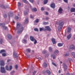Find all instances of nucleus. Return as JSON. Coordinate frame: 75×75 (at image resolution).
<instances>
[{
	"label": "nucleus",
	"instance_id": "1",
	"mask_svg": "<svg viewBox=\"0 0 75 75\" xmlns=\"http://www.w3.org/2000/svg\"><path fill=\"white\" fill-rule=\"evenodd\" d=\"M21 24L17 23V28H19L20 27V28L19 29L18 31L17 32V33L18 34H19L20 33H21L22 31L24 30V28L23 27V26H21Z\"/></svg>",
	"mask_w": 75,
	"mask_h": 75
},
{
	"label": "nucleus",
	"instance_id": "2",
	"mask_svg": "<svg viewBox=\"0 0 75 75\" xmlns=\"http://www.w3.org/2000/svg\"><path fill=\"white\" fill-rule=\"evenodd\" d=\"M30 39L32 41H34V44H37V41L33 37L30 36Z\"/></svg>",
	"mask_w": 75,
	"mask_h": 75
},
{
	"label": "nucleus",
	"instance_id": "3",
	"mask_svg": "<svg viewBox=\"0 0 75 75\" xmlns=\"http://www.w3.org/2000/svg\"><path fill=\"white\" fill-rule=\"evenodd\" d=\"M1 73H6V71L5 70L4 67H1Z\"/></svg>",
	"mask_w": 75,
	"mask_h": 75
},
{
	"label": "nucleus",
	"instance_id": "4",
	"mask_svg": "<svg viewBox=\"0 0 75 75\" xmlns=\"http://www.w3.org/2000/svg\"><path fill=\"white\" fill-rule=\"evenodd\" d=\"M59 26H58V28L59 29H62V28L63 27V25H64V22H62L60 23L59 24Z\"/></svg>",
	"mask_w": 75,
	"mask_h": 75
},
{
	"label": "nucleus",
	"instance_id": "5",
	"mask_svg": "<svg viewBox=\"0 0 75 75\" xmlns=\"http://www.w3.org/2000/svg\"><path fill=\"white\" fill-rule=\"evenodd\" d=\"M0 25L1 26V27L3 28L4 29V30H6V29H7V27L4 26V25H5V24H4V23H0Z\"/></svg>",
	"mask_w": 75,
	"mask_h": 75
},
{
	"label": "nucleus",
	"instance_id": "6",
	"mask_svg": "<svg viewBox=\"0 0 75 75\" xmlns=\"http://www.w3.org/2000/svg\"><path fill=\"white\" fill-rule=\"evenodd\" d=\"M51 7L52 8H55V4L53 2L50 5Z\"/></svg>",
	"mask_w": 75,
	"mask_h": 75
},
{
	"label": "nucleus",
	"instance_id": "7",
	"mask_svg": "<svg viewBox=\"0 0 75 75\" xmlns=\"http://www.w3.org/2000/svg\"><path fill=\"white\" fill-rule=\"evenodd\" d=\"M45 28L46 30L47 31H51V29L49 26H45Z\"/></svg>",
	"mask_w": 75,
	"mask_h": 75
},
{
	"label": "nucleus",
	"instance_id": "8",
	"mask_svg": "<svg viewBox=\"0 0 75 75\" xmlns=\"http://www.w3.org/2000/svg\"><path fill=\"white\" fill-rule=\"evenodd\" d=\"M1 66H4L5 64H4V62L3 60H1L0 61V64Z\"/></svg>",
	"mask_w": 75,
	"mask_h": 75
},
{
	"label": "nucleus",
	"instance_id": "9",
	"mask_svg": "<svg viewBox=\"0 0 75 75\" xmlns=\"http://www.w3.org/2000/svg\"><path fill=\"white\" fill-rule=\"evenodd\" d=\"M52 41L53 44H55L56 42H55V39L54 38H52L51 39Z\"/></svg>",
	"mask_w": 75,
	"mask_h": 75
},
{
	"label": "nucleus",
	"instance_id": "10",
	"mask_svg": "<svg viewBox=\"0 0 75 75\" xmlns=\"http://www.w3.org/2000/svg\"><path fill=\"white\" fill-rule=\"evenodd\" d=\"M58 12L60 14H61L62 13V9L60 8L58 10Z\"/></svg>",
	"mask_w": 75,
	"mask_h": 75
},
{
	"label": "nucleus",
	"instance_id": "11",
	"mask_svg": "<svg viewBox=\"0 0 75 75\" xmlns=\"http://www.w3.org/2000/svg\"><path fill=\"white\" fill-rule=\"evenodd\" d=\"M63 66L64 68V71L67 70V67L66 64H63Z\"/></svg>",
	"mask_w": 75,
	"mask_h": 75
},
{
	"label": "nucleus",
	"instance_id": "12",
	"mask_svg": "<svg viewBox=\"0 0 75 75\" xmlns=\"http://www.w3.org/2000/svg\"><path fill=\"white\" fill-rule=\"evenodd\" d=\"M70 49H72V50H74L75 49V46L72 45L70 47Z\"/></svg>",
	"mask_w": 75,
	"mask_h": 75
},
{
	"label": "nucleus",
	"instance_id": "13",
	"mask_svg": "<svg viewBox=\"0 0 75 75\" xmlns=\"http://www.w3.org/2000/svg\"><path fill=\"white\" fill-rule=\"evenodd\" d=\"M51 56L52 57L53 59H55L56 58V56L54 54H51Z\"/></svg>",
	"mask_w": 75,
	"mask_h": 75
},
{
	"label": "nucleus",
	"instance_id": "14",
	"mask_svg": "<svg viewBox=\"0 0 75 75\" xmlns=\"http://www.w3.org/2000/svg\"><path fill=\"white\" fill-rule=\"evenodd\" d=\"M25 3H26V4H29L30 6H31V5H30V4L28 3V1H27V0H22Z\"/></svg>",
	"mask_w": 75,
	"mask_h": 75
},
{
	"label": "nucleus",
	"instance_id": "15",
	"mask_svg": "<svg viewBox=\"0 0 75 75\" xmlns=\"http://www.w3.org/2000/svg\"><path fill=\"white\" fill-rule=\"evenodd\" d=\"M17 54L16 52L13 53V55L15 57V58L17 59L18 58V56H17Z\"/></svg>",
	"mask_w": 75,
	"mask_h": 75
},
{
	"label": "nucleus",
	"instance_id": "16",
	"mask_svg": "<svg viewBox=\"0 0 75 75\" xmlns=\"http://www.w3.org/2000/svg\"><path fill=\"white\" fill-rule=\"evenodd\" d=\"M72 36V35L71 34H70L67 36V38L68 40L70 39Z\"/></svg>",
	"mask_w": 75,
	"mask_h": 75
},
{
	"label": "nucleus",
	"instance_id": "17",
	"mask_svg": "<svg viewBox=\"0 0 75 75\" xmlns=\"http://www.w3.org/2000/svg\"><path fill=\"white\" fill-rule=\"evenodd\" d=\"M71 12H75V8H72L71 9Z\"/></svg>",
	"mask_w": 75,
	"mask_h": 75
},
{
	"label": "nucleus",
	"instance_id": "18",
	"mask_svg": "<svg viewBox=\"0 0 75 75\" xmlns=\"http://www.w3.org/2000/svg\"><path fill=\"white\" fill-rule=\"evenodd\" d=\"M25 22L26 23H27L28 22V17H26Z\"/></svg>",
	"mask_w": 75,
	"mask_h": 75
},
{
	"label": "nucleus",
	"instance_id": "19",
	"mask_svg": "<svg viewBox=\"0 0 75 75\" xmlns=\"http://www.w3.org/2000/svg\"><path fill=\"white\" fill-rule=\"evenodd\" d=\"M71 31V28L69 27H68L67 31V33H69V32H70Z\"/></svg>",
	"mask_w": 75,
	"mask_h": 75
},
{
	"label": "nucleus",
	"instance_id": "20",
	"mask_svg": "<svg viewBox=\"0 0 75 75\" xmlns=\"http://www.w3.org/2000/svg\"><path fill=\"white\" fill-rule=\"evenodd\" d=\"M45 31V29L44 28H40V31Z\"/></svg>",
	"mask_w": 75,
	"mask_h": 75
},
{
	"label": "nucleus",
	"instance_id": "21",
	"mask_svg": "<svg viewBox=\"0 0 75 75\" xmlns=\"http://www.w3.org/2000/svg\"><path fill=\"white\" fill-rule=\"evenodd\" d=\"M6 52V50H2L0 51V54H1V53H3V52Z\"/></svg>",
	"mask_w": 75,
	"mask_h": 75
},
{
	"label": "nucleus",
	"instance_id": "22",
	"mask_svg": "<svg viewBox=\"0 0 75 75\" xmlns=\"http://www.w3.org/2000/svg\"><path fill=\"white\" fill-rule=\"evenodd\" d=\"M49 51L50 52H52L53 51V50H52V48L51 47H49Z\"/></svg>",
	"mask_w": 75,
	"mask_h": 75
},
{
	"label": "nucleus",
	"instance_id": "23",
	"mask_svg": "<svg viewBox=\"0 0 75 75\" xmlns=\"http://www.w3.org/2000/svg\"><path fill=\"white\" fill-rule=\"evenodd\" d=\"M46 72L47 74H48L49 75H50V74H51V72L48 70L46 71Z\"/></svg>",
	"mask_w": 75,
	"mask_h": 75
},
{
	"label": "nucleus",
	"instance_id": "24",
	"mask_svg": "<svg viewBox=\"0 0 75 75\" xmlns=\"http://www.w3.org/2000/svg\"><path fill=\"white\" fill-rule=\"evenodd\" d=\"M47 67V64L45 63L43 64V67L44 68H46Z\"/></svg>",
	"mask_w": 75,
	"mask_h": 75
},
{
	"label": "nucleus",
	"instance_id": "25",
	"mask_svg": "<svg viewBox=\"0 0 75 75\" xmlns=\"http://www.w3.org/2000/svg\"><path fill=\"white\" fill-rule=\"evenodd\" d=\"M71 55H72L73 57H74L75 58V52H73L71 53Z\"/></svg>",
	"mask_w": 75,
	"mask_h": 75
},
{
	"label": "nucleus",
	"instance_id": "26",
	"mask_svg": "<svg viewBox=\"0 0 75 75\" xmlns=\"http://www.w3.org/2000/svg\"><path fill=\"white\" fill-rule=\"evenodd\" d=\"M58 45L59 47H62L63 45V44L61 43H59L58 44Z\"/></svg>",
	"mask_w": 75,
	"mask_h": 75
},
{
	"label": "nucleus",
	"instance_id": "27",
	"mask_svg": "<svg viewBox=\"0 0 75 75\" xmlns=\"http://www.w3.org/2000/svg\"><path fill=\"white\" fill-rule=\"evenodd\" d=\"M23 42H24V43H27V40L25 39H23L22 40Z\"/></svg>",
	"mask_w": 75,
	"mask_h": 75
},
{
	"label": "nucleus",
	"instance_id": "28",
	"mask_svg": "<svg viewBox=\"0 0 75 75\" xmlns=\"http://www.w3.org/2000/svg\"><path fill=\"white\" fill-rule=\"evenodd\" d=\"M48 3V0H45L44 1V4H46Z\"/></svg>",
	"mask_w": 75,
	"mask_h": 75
},
{
	"label": "nucleus",
	"instance_id": "29",
	"mask_svg": "<svg viewBox=\"0 0 75 75\" xmlns=\"http://www.w3.org/2000/svg\"><path fill=\"white\" fill-rule=\"evenodd\" d=\"M26 51H27L29 53L31 52V50L30 49H27Z\"/></svg>",
	"mask_w": 75,
	"mask_h": 75
},
{
	"label": "nucleus",
	"instance_id": "30",
	"mask_svg": "<svg viewBox=\"0 0 75 75\" xmlns=\"http://www.w3.org/2000/svg\"><path fill=\"white\" fill-rule=\"evenodd\" d=\"M32 10L33 11H37V10L36 8H34L32 9Z\"/></svg>",
	"mask_w": 75,
	"mask_h": 75
},
{
	"label": "nucleus",
	"instance_id": "31",
	"mask_svg": "<svg viewBox=\"0 0 75 75\" xmlns=\"http://www.w3.org/2000/svg\"><path fill=\"white\" fill-rule=\"evenodd\" d=\"M8 39H9V40H11V35H9L8 36Z\"/></svg>",
	"mask_w": 75,
	"mask_h": 75
},
{
	"label": "nucleus",
	"instance_id": "32",
	"mask_svg": "<svg viewBox=\"0 0 75 75\" xmlns=\"http://www.w3.org/2000/svg\"><path fill=\"white\" fill-rule=\"evenodd\" d=\"M58 52H59V51L58 50H56L54 52V54H57V53H58Z\"/></svg>",
	"mask_w": 75,
	"mask_h": 75
},
{
	"label": "nucleus",
	"instance_id": "33",
	"mask_svg": "<svg viewBox=\"0 0 75 75\" xmlns=\"http://www.w3.org/2000/svg\"><path fill=\"white\" fill-rule=\"evenodd\" d=\"M47 24H48V22H44L43 23V25H47Z\"/></svg>",
	"mask_w": 75,
	"mask_h": 75
},
{
	"label": "nucleus",
	"instance_id": "34",
	"mask_svg": "<svg viewBox=\"0 0 75 75\" xmlns=\"http://www.w3.org/2000/svg\"><path fill=\"white\" fill-rule=\"evenodd\" d=\"M6 69L7 71L9 70V69H8V67L7 65L6 66Z\"/></svg>",
	"mask_w": 75,
	"mask_h": 75
},
{
	"label": "nucleus",
	"instance_id": "35",
	"mask_svg": "<svg viewBox=\"0 0 75 75\" xmlns=\"http://www.w3.org/2000/svg\"><path fill=\"white\" fill-rule=\"evenodd\" d=\"M69 55V52H67L65 54V56H68Z\"/></svg>",
	"mask_w": 75,
	"mask_h": 75
},
{
	"label": "nucleus",
	"instance_id": "36",
	"mask_svg": "<svg viewBox=\"0 0 75 75\" xmlns=\"http://www.w3.org/2000/svg\"><path fill=\"white\" fill-rule=\"evenodd\" d=\"M34 30L35 31H37V32H38V29L37 28H35L34 29Z\"/></svg>",
	"mask_w": 75,
	"mask_h": 75
},
{
	"label": "nucleus",
	"instance_id": "37",
	"mask_svg": "<svg viewBox=\"0 0 75 75\" xmlns=\"http://www.w3.org/2000/svg\"><path fill=\"white\" fill-rule=\"evenodd\" d=\"M35 21L36 23H38V22H39V20H38V19H37Z\"/></svg>",
	"mask_w": 75,
	"mask_h": 75
},
{
	"label": "nucleus",
	"instance_id": "38",
	"mask_svg": "<svg viewBox=\"0 0 75 75\" xmlns=\"http://www.w3.org/2000/svg\"><path fill=\"white\" fill-rule=\"evenodd\" d=\"M21 3H20L19 2H18V7H20V6H21Z\"/></svg>",
	"mask_w": 75,
	"mask_h": 75
},
{
	"label": "nucleus",
	"instance_id": "39",
	"mask_svg": "<svg viewBox=\"0 0 75 75\" xmlns=\"http://www.w3.org/2000/svg\"><path fill=\"white\" fill-rule=\"evenodd\" d=\"M2 55L3 57H6V54L5 53H3L2 54Z\"/></svg>",
	"mask_w": 75,
	"mask_h": 75
},
{
	"label": "nucleus",
	"instance_id": "40",
	"mask_svg": "<svg viewBox=\"0 0 75 75\" xmlns=\"http://www.w3.org/2000/svg\"><path fill=\"white\" fill-rule=\"evenodd\" d=\"M3 42V39H1L0 40V44H1Z\"/></svg>",
	"mask_w": 75,
	"mask_h": 75
},
{
	"label": "nucleus",
	"instance_id": "41",
	"mask_svg": "<svg viewBox=\"0 0 75 75\" xmlns=\"http://www.w3.org/2000/svg\"><path fill=\"white\" fill-rule=\"evenodd\" d=\"M52 65H54V66H55V67L57 66V65L56 64H55V63L53 62H52Z\"/></svg>",
	"mask_w": 75,
	"mask_h": 75
},
{
	"label": "nucleus",
	"instance_id": "42",
	"mask_svg": "<svg viewBox=\"0 0 75 75\" xmlns=\"http://www.w3.org/2000/svg\"><path fill=\"white\" fill-rule=\"evenodd\" d=\"M46 52H47V51L46 50H45V51H43L42 52V54H45V53H46Z\"/></svg>",
	"mask_w": 75,
	"mask_h": 75
},
{
	"label": "nucleus",
	"instance_id": "43",
	"mask_svg": "<svg viewBox=\"0 0 75 75\" xmlns=\"http://www.w3.org/2000/svg\"><path fill=\"white\" fill-rule=\"evenodd\" d=\"M9 68H10V70H11V69H12V68H13V67L11 65L10 66H9Z\"/></svg>",
	"mask_w": 75,
	"mask_h": 75
},
{
	"label": "nucleus",
	"instance_id": "44",
	"mask_svg": "<svg viewBox=\"0 0 75 75\" xmlns=\"http://www.w3.org/2000/svg\"><path fill=\"white\" fill-rule=\"evenodd\" d=\"M15 68H16V69H17V68H18V65H17V64L15 65Z\"/></svg>",
	"mask_w": 75,
	"mask_h": 75
},
{
	"label": "nucleus",
	"instance_id": "45",
	"mask_svg": "<svg viewBox=\"0 0 75 75\" xmlns=\"http://www.w3.org/2000/svg\"><path fill=\"white\" fill-rule=\"evenodd\" d=\"M8 15V17H9V18H10V16H11V13H9Z\"/></svg>",
	"mask_w": 75,
	"mask_h": 75
},
{
	"label": "nucleus",
	"instance_id": "46",
	"mask_svg": "<svg viewBox=\"0 0 75 75\" xmlns=\"http://www.w3.org/2000/svg\"><path fill=\"white\" fill-rule=\"evenodd\" d=\"M36 73H37V71H35L33 73V75H35V74H36Z\"/></svg>",
	"mask_w": 75,
	"mask_h": 75
},
{
	"label": "nucleus",
	"instance_id": "47",
	"mask_svg": "<svg viewBox=\"0 0 75 75\" xmlns=\"http://www.w3.org/2000/svg\"><path fill=\"white\" fill-rule=\"evenodd\" d=\"M16 20H18V16H16L15 17Z\"/></svg>",
	"mask_w": 75,
	"mask_h": 75
},
{
	"label": "nucleus",
	"instance_id": "48",
	"mask_svg": "<svg viewBox=\"0 0 75 75\" xmlns=\"http://www.w3.org/2000/svg\"><path fill=\"white\" fill-rule=\"evenodd\" d=\"M24 13L25 15H26V14H28V13H27V12H26L25 11Z\"/></svg>",
	"mask_w": 75,
	"mask_h": 75
},
{
	"label": "nucleus",
	"instance_id": "49",
	"mask_svg": "<svg viewBox=\"0 0 75 75\" xmlns=\"http://www.w3.org/2000/svg\"><path fill=\"white\" fill-rule=\"evenodd\" d=\"M30 17L31 18H34V17L33 16V15H30Z\"/></svg>",
	"mask_w": 75,
	"mask_h": 75
},
{
	"label": "nucleus",
	"instance_id": "50",
	"mask_svg": "<svg viewBox=\"0 0 75 75\" xmlns=\"http://www.w3.org/2000/svg\"><path fill=\"white\" fill-rule=\"evenodd\" d=\"M29 0L31 3H33L34 1V0Z\"/></svg>",
	"mask_w": 75,
	"mask_h": 75
},
{
	"label": "nucleus",
	"instance_id": "51",
	"mask_svg": "<svg viewBox=\"0 0 75 75\" xmlns=\"http://www.w3.org/2000/svg\"><path fill=\"white\" fill-rule=\"evenodd\" d=\"M41 10L42 11H43V10H44V8L43 7L41 8Z\"/></svg>",
	"mask_w": 75,
	"mask_h": 75
},
{
	"label": "nucleus",
	"instance_id": "52",
	"mask_svg": "<svg viewBox=\"0 0 75 75\" xmlns=\"http://www.w3.org/2000/svg\"><path fill=\"white\" fill-rule=\"evenodd\" d=\"M7 15L6 14H5L4 16V18H6V17H7Z\"/></svg>",
	"mask_w": 75,
	"mask_h": 75
},
{
	"label": "nucleus",
	"instance_id": "53",
	"mask_svg": "<svg viewBox=\"0 0 75 75\" xmlns=\"http://www.w3.org/2000/svg\"><path fill=\"white\" fill-rule=\"evenodd\" d=\"M64 1L65 2V3H67V2H68L67 0H64Z\"/></svg>",
	"mask_w": 75,
	"mask_h": 75
},
{
	"label": "nucleus",
	"instance_id": "54",
	"mask_svg": "<svg viewBox=\"0 0 75 75\" xmlns=\"http://www.w3.org/2000/svg\"><path fill=\"white\" fill-rule=\"evenodd\" d=\"M45 19L47 20H49V18L48 17H46Z\"/></svg>",
	"mask_w": 75,
	"mask_h": 75
},
{
	"label": "nucleus",
	"instance_id": "55",
	"mask_svg": "<svg viewBox=\"0 0 75 75\" xmlns=\"http://www.w3.org/2000/svg\"><path fill=\"white\" fill-rule=\"evenodd\" d=\"M49 54H47L45 56V57H48V56H49Z\"/></svg>",
	"mask_w": 75,
	"mask_h": 75
},
{
	"label": "nucleus",
	"instance_id": "56",
	"mask_svg": "<svg viewBox=\"0 0 75 75\" xmlns=\"http://www.w3.org/2000/svg\"><path fill=\"white\" fill-rule=\"evenodd\" d=\"M11 61V60L10 59H8L7 61V62H10V61Z\"/></svg>",
	"mask_w": 75,
	"mask_h": 75
},
{
	"label": "nucleus",
	"instance_id": "57",
	"mask_svg": "<svg viewBox=\"0 0 75 75\" xmlns=\"http://www.w3.org/2000/svg\"><path fill=\"white\" fill-rule=\"evenodd\" d=\"M45 13H46V14L47 15H48L49 14H48V12H46Z\"/></svg>",
	"mask_w": 75,
	"mask_h": 75
},
{
	"label": "nucleus",
	"instance_id": "58",
	"mask_svg": "<svg viewBox=\"0 0 75 75\" xmlns=\"http://www.w3.org/2000/svg\"><path fill=\"white\" fill-rule=\"evenodd\" d=\"M66 75H70L69 73H66Z\"/></svg>",
	"mask_w": 75,
	"mask_h": 75
},
{
	"label": "nucleus",
	"instance_id": "59",
	"mask_svg": "<svg viewBox=\"0 0 75 75\" xmlns=\"http://www.w3.org/2000/svg\"><path fill=\"white\" fill-rule=\"evenodd\" d=\"M38 59H39V61H40V60H41V59L40 58V57H39L38 58Z\"/></svg>",
	"mask_w": 75,
	"mask_h": 75
},
{
	"label": "nucleus",
	"instance_id": "60",
	"mask_svg": "<svg viewBox=\"0 0 75 75\" xmlns=\"http://www.w3.org/2000/svg\"><path fill=\"white\" fill-rule=\"evenodd\" d=\"M2 8H5V7H4V6H3L2 7Z\"/></svg>",
	"mask_w": 75,
	"mask_h": 75
},
{
	"label": "nucleus",
	"instance_id": "61",
	"mask_svg": "<svg viewBox=\"0 0 75 75\" xmlns=\"http://www.w3.org/2000/svg\"><path fill=\"white\" fill-rule=\"evenodd\" d=\"M73 7H75V4L73 5Z\"/></svg>",
	"mask_w": 75,
	"mask_h": 75
},
{
	"label": "nucleus",
	"instance_id": "62",
	"mask_svg": "<svg viewBox=\"0 0 75 75\" xmlns=\"http://www.w3.org/2000/svg\"><path fill=\"white\" fill-rule=\"evenodd\" d=\"M73 21H75V19H73Z\"/></svg>",
	"mask_w": 75,
	"mask_h": 75
},
{
	"label": "nucleus",
	"instance_id": "63",
	"mask_svg": "<svg viewBox=\"0 0 75 75\" xmlns=\"http://www.w3.org/2000/svg\"><path fill=\"white\" fill-rule=\"evenodd\" d=\"M61 72V71L60 70H59V73H60Z\"/></svg>",
	"mask_w": 75,
	"mask_h": 75
},
{
	"label": "nucleus",
	"instance_id": "64",
	"mask_svg": "<svg viewBox=\"0 0 75 75\" xmlns=\"http://www.w3.org/2000/svg\"><path fill=\"white\" fill-rule=\"evenodd\" d=\"M13 21V23H15V22H14V21Z\"/></svg>",
	"mask_w": 75,
	"mask_h": 75
}]
</instances>
